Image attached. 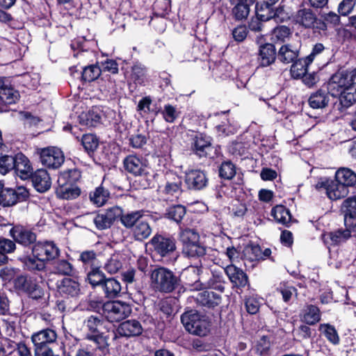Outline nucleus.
<instances>
[{"label":"nucleus","mask_w":356,"mask_h":356,"mask_svg":"<svg viewBox=\"0 0 356 356\" xmlns=\"http://www.w3.org/2000/svg\"><path fill=\"white\" fill-rule=\"evenodd\" d=\"M340 103L345 107H349L356 102V82L347 88L339 95Z\"/></svg>","instance_id":"a19ab883"},{"label":"nucleus","mask_w":356,"mask_h":356,"mask_svg":"<svg viewBox=\"0 0 356 356\" xmlns=\"http://www.w3.org/2000/svg\"><path fill=\"white\" fill-rule=\"evenodd\" d=\"M185 182L190 189L201 190L207 186L208 178L202 170H191L186 172Z\"/></svg>","instance_id":"2eb2a0df"},{"label":"nucleus","mask_w":356,"mask_h":356,"mask_svg":"<svg viewBox=\"0 0 356 356\" xmlns=\"http://www.w3.org/2000/svg\"><path fill=\"white\" fill-rule=\"evenodd\" d=\"M123 215L120 207H113L97 214L94 218L93 222L98 229H106L111 226L117 218H121Z\"/></svg>","instance_id":"9b49d317"},{"label":"nucleus","mask_w":356,"mask_h":356,"mask_svg":"<svg viewBox=\"0 0 356 356\" xmlns=\"http://www.w3.org/2000/svg\"><path fill=\"white\" fill-rule=\"evenodd\" d=\"M58 290L63 295L74 297L80 293V284L74 279L64 278L58 285Z\"/></svg>","instance_id":"c756f323"},{"label":"nucleus","mask_w":356,"mask_h":356,"mask_svg":"<svg viewBox=\"0 0 356 356\" xmlns=\"http://www.w3.org/2000/svg\"><path fill=\"white\" fill-rule=\"evenodd\" d=\"M117 331L120 336L134 337L142 334L143 327L140 323L136 320H128L122 323Z\"/></svg>","instance_id":"aec40b11"},{"label":"nucleus","mask_w":356,"mask_h":356,"mask_svg":"<svg viewBox=\"0 0 356 356\" xmlns=\"http://www.w3.org/2000/svg\"><path fill=\"white\" fill-rule=\"evenodd\" d=\"M275 58L276 51L273 44L266 43L260 47L258 59L261 66H269L275 62Z\"/></svg>","instance_id":"393cba45"},{"label":"nucleus","mask_w":356,"mask_h":356,"mask_svg":"<svg viewBox=\"0 0 356 356\" xmlns=\"http://www.w3.org/2000/svg\"><path fill=\"white\" fill-rule=\"evenodd\" d=\"M15 249V244L10 239L0 238V266L6 264L8 261L7 254L13 252Z\"/></svg>","instance_id":"c03bdc74"},{"label":"nucleus","mask_w":356,"mask_h":356,"mask_svg":"<svg viewBox=\"0 0 356 356\" xmlns=\"http://www.w3.org/2000/svg\"><path fill=\"white\" fill-rule=\"evenodd\" d=\"M122 268V263L117 257H112L105 264L104 268L110 274L116 273Z\"/></svg>","instance_id":"69168bd1"},{"label":"nucleus","mask_w":356,"mask_h":356,"mask_svg":"<svg viewBox=\"0 0 356 356\" xmlns=\"http://www.w3.org/2000/svg\"><path fill=\"white\" fill-rule=\"evenodd\" d=\"M202 271V268L199 266H190L183 270L182 276L187 280L188 284L192 285L195 284L196 288H197L202 285L200 283V274Z\"/></svg>","instance_id":"e433bc0d"},{"label":"nucleus","mask_w":356,"mask_h":356,"mask_svg":"<svg viewBox=\"0 0 356 356\" xmlns=\"http://www.w3.org/2000/svg\"><path fill=\"white\" fill-rule=\"evenodd\" d=\"M54 270L56 273L63 275H73L75 269L72 264L65 259L58 260L54 264Z\"/></svg>","instance_id":"09e8293b"},{"label":"nucleus","mask_w":356,"mask_h":356,"mask_svg":"<svg viewBox=\"0 0 356 356\" xmlns=\"http://www.w3.org/2000/svg\"><path fill=\"white\" fill-rule=\"evenodd\" d=\"M270 4L261 5L259 7H256V15L257 17L263 22L274 19L277 22L278 14L277 10L275 11L271 8Z\"/></svg>","instance_id":"58836bf2"},{"label":"nucleus","mask_w":356,"mask_h":356,"mask_svg":"<svg viewBox=\"0 0 356 356\" xmlns=\"http://www.w3.org/2000/svg\"><path fill=\"white\" fill-rule=\"evenodd\" d=\"M254 0H238V3L233 8L232 14L236 19L242 20L247 18L250 13V6Z\"/></svg>","instance_id":"4c0bfd02"},{"label":"nucleus","mask_w":356,"mask_h":356,"mask_svg":"<svg viewBox=\"0 0 356 356\" xmlns=\"http://www.w3.org/2000/svg\"><path fill=\"white\" fill-rule=\"evenodd\" d=\"M152 286L163 293L172 292L177 286L178 280L168 268L160 267L154 269L150 275Z\"/></svg>","instance_id":"39448f33"},{"label":"nucleus","mask_w":356,"mask_h":356,"mask_svg":"<svg viewBox=\"0 0 356 356\" xmlns=\"http://www.w3.org/2000/svg\"><path fill=\"white\" fill-rule=\"evenodd\" d=\"M31 341L36 346H52L58 344L57 341V334L51 329H44L35 332L31 336Z\"/></svg>","instance_id":"dca6fc26"},{"label":"nucleus","mask_w":356,"mask_h":356,"mask_svg":"<svg viewBox=\"0 0 356 356\" xmlns=\"http://www.w3.org/2000/svg\"><path fill=\"white\" fill-rule=\"evenodd\" d=\"M39 154L42 163L48 168H58L65 160L63 152L54 147L41 149Z\"/></svg>","instance_id":"1a4fd4ad"},{"label":"nucleus","mask_w":356,"mask_h":356,"mask_svg":"<svg viewBox=\"0 0 356 356\" xmlns=\"http://www.w3.org/2000/svg\"><path fill=\"white\" fill-rule=\"evenodd\" d=\"M197 299L202 305L209 307H216L221 302L220 295L212 291L199 293Z\"/></svg>","instance_id":"f704fd0d"},{"label":"nucleus","mask_w":356,"mask_h":356,"mask_svg":"<svg viewBox=\"0 0 356 356\" xmlns=\"http://www.w3.org/2000/svg\"><path fill=\"white\" fill-rule=\"evenodd\" d=\"M179 236L185 255L189 257H202L206 254V248L200 243V236L196 231L189 228L181 229Z\"/></svg>","instance_id":"20e7f679"},{"label":"nucleus","mask_w":356,"mask_h":356,"mask_svg":"<svg viewBox=\"0 0 356 356\" xmlns=\"http://www.w3.org/2000/svg\"><path fill=\"white\" fill-rule=\"evenodd\" d=\"M295 21L296 24L305 28H312L316 21V17L311 9L304 8L297 12Z\"/></svg>","instance_id":"bb28decb"},{"label":"nucleus","mask_w":356,"mask_h":356,"mask_svg":"<svg viewBox=\"0 0 356 356\" xmlns=\"http://www.w3.org/2000/svg\"><path fill=\"white\" fill-rule=\"evenodd\" d=\"M75 356H105L108 353V337L103 334H87Z\"/></svg>","instance_id":"7ed1b4c3"},{"label":"nucleus","mask_w":356,"mask_h":356,"mask_svg":"<svg viewBox=\"0 0 356 356\" xmlns=\"http://www.w3.org/2000/svg\"><path fill=\"white\" fill-rule=\"evenodd\" d=\"M2 349L3 356L11 355L15 352L17 356H32L30 349L24 343H17L10 339L5 340L4 343L0 346Z\"/></svg>","instance_id":"f3484780"},{"label":"nucleus","mask_w":356,"mask_h":356,"mask_svg":"<svg viewBox=\"0 0 356 356\" xmlns=\"http://www.w3.org/2000/svg\"><path fill=\"white\" fill-rule=\"evenodd\" d=\"M321 311L315 305H308L302 311L301 321L307 325H313L321 321Z\"/></svg>","instance_id":"cd10ccee"},{"label":"nucleus","mask_w":356,"mask_h":356,"mask_svg":"<svg viewBox=\"0 0 356 356\" xmlns=\"http://www.w3.org/2000/svg\"><path fill=\"white\" fill-rule=\"evenodd\" d=\"M186 214V209L181 205L170 207L167 209V217L177 222H180Z\"/></svg>","instance_id":"3c124183"},{"label":"nucleus","mask_w":356,"mask_h":356,"mask_svg":"<svg viewBox=\"0 0 356 356\" xmlns=\"http://www.w3.org/2000/svg\"><path fill=\"white\" fill-rule=\"evenodd\" d=\"M210 145V142L202 135L200 134L194 138L193 148L195 152L202 156V153Z\"/></svg>","instance_id":"0e129e2a"},{"label":"nucleus","mask_w":356,"mask_h":356,"mask_svg":"<svg viewBox=\"0 0 356 356\" xmlns=\"http://www.w3.org/2000/svg\"><path fill=\"white\" fill-rule=\"evenodd\" d=\"M31 179L34 188L40 193L46 192L51 186V178L45 170H36Z\"/></svg>","instance_id":"412c9836"},{"label":"nucleus","mask_w":356,"mask_h":356,"mask_svg":"<svg viewBox=\"0 0 356 356\" xmlns=\"http://www.w3.org/2000/svg\"><path fill=\"white\" fill-rule=\"evenodd\" d=\"M82 145L88 152H94L98 147V140L92 134L83 135L81 139Z\"/></svg>","instance_id":"680f3d73"},{"label":"nucleus","mask_w":356,"mask_h":356,"mask_svg":"<svg viewBox=\"0 0 356 356\" xmlns=\"http://www.w3.org/2000/svg\"><path fill=\"white\" fill-rule=\"evenodd\" d=\"M236 175V167L230 161L223 162L219 168V175L225 179H232Z\"/></svg>","instance_id":"5fc2aeb1"},{"label":"nucleus","mask_w":356,"mask_h":356,"mask_svg":"<svg viewBox=\"0 0 356 356\" xmlns=\"http://www.w3.org/2000/svg\"><path fill=\"white\" fill-rule=\"evenodd\" d=\"M19 98V92L3 79L0 78V100L6 104H12L16 103Z\"/></svg>","instance_id":"4be33fe9"},{"label":"nucleus","mask_w":356,"mask_h":356,"mask_svg":"<svg viewBox=\"0 0 356 356\" xmlns=\"http://www.w3.org/2000/svg\"><path fill=\"white\" fill-rule=\"evenodd\" d=\"M319 331L332 343L336 345L339 343V337L336 329L330 324H321Z\"/></svg>","instance_id":"de8ad7c7"},{"label":"nucleus","mask_w":356,"mask_h":356,"mask_svg":"<svg viewBox=\"0 0 356 356\" xmlns=\"http://www.w3.org/2000/svg\"><path fill=\"white\" fill-rule=\"evenodd\" d=\"M103 291L108 298L117 297L122 290L120 282L115 278H106L102 286Z\"/></svg>","instance_id":"473e14b6"},{"label":"nucleus","mask_w":356,"mask_h":356,"mask_svg":"<svg viewBox=\"0 0 356 356\" xmlns=\"http://www.w3.org/2000/svg\"><path fill=\"white\" fill-rule=\"evenodd\" d=\"M348 188L341 184L336 179H331L327 186V197L332 200H337L345 197L348 194Z\"/></svg>","instance_id":"c85d7f7f"},{"label":"nucleus","mask_w":356,"mask_h":356,"mask_svg":"<svg viewBox=\"0 0 356 356\" xmlns=\"http://www.w3.org/2000/svg\"><path fill=\"white\" fill-rule=\"evenodd\" d=\"M10 232L14 240L24 246H28L36 241L35 233L21 226L14 227Z\"/></svg>","instance_id":"a211bd4d"},{"label":"nucleus","mask_w":356,"mask_h":356,"mask_svg":"<svg viewBox=\"0 0 356 356\" xmlns=\"http://www.w3.org/2000/svg\"><path fill=\"white\" fill-rule=\"evenodd\" d=\"M271 213L275 220L283 225H287L291 220L289 211L282 205L275 207Z\"/></svg>","instance_id":"37998d69"},{"label":"nucleus","mask_w":356,"mask_h":356,"mask_svg":"<svg viewBox=\"0 0 356 356\" xmlns=\"http://www.w3.org/2000/svg\"><path fill=\"white\" fill-rule=\"evenodd\" d=\"M33 254L44 261L56 259L60 250L52 241L38 242L32 249Z\"/></svg>","instance_id":"9d476101"},{"label":"nucleus","mask_w":356,"mask_h":356,"mask_svg":"<svg viewBox=\"0 0 356 356\" xmlns=\"http://www.w3.org/2000/svg\"><path fill=\"white\" fill-rule=\"evenodd\" d=\"M129 304L122 301L107 302L103 306V315L109 322H119L131 313Z\"/></svg>","instance_id":"6e6552de"},{"label":"nucleus","mask_w":356,"mask_h":356,"mask_svg":"<svg viewBox=\"0 0 356 356\" xmlns=\"http://www.w3.org/2000/svg\"><path fill=\"white\" fill-rule=\"evenodd\" d=\"M225 272L230 282L237 287H244L248 282L247 275L239 268L234 265H228Z\"/></svg>","instance_id":"5701e85b"},{"label":"nucleus","mask_w":356,"mask_h":356,"mask_svg":"<svg viewBox=\"0 0 356 356\" xmlns=\"http://www.w3.org/2000/svg\"><path fill=\"white\" fill-rule=\"evenodd\" d=\"M296 289L293 286L280 284L277 288V292L281 294L282 300L285 302H289L293 296H296Z\"/></svg>","instance_id":"13d9d810"},{"label":"nucleus","mask_w":356,"mask_h":356,"mask_svg":"<svg viewBox=\"0 0 356 356\" xmlns=\"http://www.w3.org/2000/svg\"><path fill=\"white\" fill-rule=\"evenodd\" d=\"M14 169H15L19 177L24 179L29 177L31 174L32 168L28 158L22 154H17L14 156Z\"/></svg>","instance_id":"a878e982"},{"label":"nucleus","mask_w":356,"mask_h":356,"mask_svg":"<svg viewBox=\"0 0 356 356\" xmlns=\"http://www.w3.org/2000/svg\"><path fill=\"white\" fill-rule=\"evenodd\" d=\"M162 114L165 120L168 122H173L178 117V112L176 108L170 104L164 106Z\"/></svg>","instance_id":"774afa93"},{"label":"nucleus","mask_w":356,"mask_h":356,"mask_svg":"<svg viewBox=\"0 0 356 356\" xmlns=\"http://www.w3.org/2000/svg\"><path fill=\"white\" fill-rule=\"evenodd\" d=\"M15 289L26 294L32 299H40L44 296V291L39 284L37 277L29 275L18 276L14 282Z\"/></svg>","instance_id":"0eeeda50"},{"label":"nucleus","mask_w":356,"mask_h":356,"mask_svg":"<svg viewBox=\"0 0 356 356\" xmlns=\"http://www.w3.org/2000/svg\"><path fill=\"white\" fill-rule=\"evenodd\" d=\"M350 236V230L338 229L334 232L324 234L323 238L325 243L329 245H337L346 241Z\"/></svg>","instance_id":"2f4dec72"},{"label":"nucleus","mask_w":356,"mask_h":356,"mask_svg":"<svg viewBox=\"0 0 356 356\" xmlns=\"http://www.w3.org/2000/svg\"><path fill=\"white\" fill-rule=\"evenodd\" d=\"M102 321L100 318L95 316H90L84 321V326L90 333L87 334H103L104 333H99V328L102 325Z\"/></svg>","instance_id":"a18cd8bd"},{"label":"nucleus","mask_w":356,"mask_h":356,"mask_svg":"<svg viewBox=\"0 0 356 356\" xmlns=\"http://www.w3.org/2000/svg\"><path fill=\"white\" fill-rule=\"evenodd\" d=\"M121 223L127 229H132L133 237L142 241L152 234V229L147 220L143 219L140 211H131L121 216Z\"/></svg>","instance_id":"f257e3e1"},{"label":"nucleus","mask_w":356,"mask_h":356,"mask_svg":"<svg viewBox=\"0 0 356 356\" xmlns=\"http://www.w3.org/2000/svg\"><path fill=\"white\" fill-rule=\"evenodd\" d=\"M290 29L286 26H279L273 31V39L277 42H284L291 35Z\"/></svg>","instance_id":"4d7b16f0"},{"label":"nucleus","mask_w":356,"mask_h":356,"mask_svg":"<svg viewBox=\"0 0 356 356\" xmlns=\"http://www.w3.org/2000/svg\"><path fill=\"white\" fill-rule=\"evenodd\" d=\"M335 179L348 188L356 184V174L350 169L346 168H340L336 172Z\"/></svg>","instance_id":"c9c22d12"},{"label":"nucleus","mask_w":356,"mask_h":356,"mask_svg":"<svg viewBox=\"0 0 356 356\" xmlns=\"http://www.w3.org/2000/svg\"><path fill=\"white\" fill-rule=\"evenodd\" d=\"M154 250L161 257L169 255L176 249L175 241L170 238L155 235L150 241Z\"/></svg>","instance_id":"ddd939ff"},{"label":"nucleus","mask_w":356,"mask_h":356,"mask_svg":"<svg viewBox=\"0 0 356 356\" xmlns=\"http://www.w3.org/2000/svg\"><path fill=\"white\" fill-rule=\"evenodd\" d=\"M329 100L328 93L321 89L310 95L308 102L312 108L318 109L325 108Z\"/></svg>","instance_id":"72a5a7b5"},{"label":"nucleus","mask_w":356,"mask_h":356,"mask_svg":"<svg viewBox=\"0 0 356 356\" xmlns=\"http://www.w3.org/2000/svg\"><path fill=\"white\" fill-rule=\"evenodd\" d=\"M28 197V191L24 188H19L17 191L5 188L0 191V204L10 207L17 202L24 200Z\"/></svg>","instance_id":"f8f14e48"},{"label":"nucleus","mask_w":356,"mask_h":356,"mask_svg":"<svg viewBox=\"0 0 356 356\" xmlns=\"http://www.w3.org/2000/svg\"><path fill=\"white\" fill-rule=\"evenodd\" d=\"M24 267L29 270H42L45 267V264L40 258L33 257H25L22 259Z\"/></svg>","instance_id":"49530a36"},{"label":"nucleus","mask_w":356,"mask_h":356,"mask_svg":"<svg viewBox=\"0 0 356 356\" xmlns=\"http://www.w3.org/2000/svg\"><path fill=\"white\" fill-rule=\"evenodd\" d=\"M80 122L86 126L94 127L99 122L101 117L94 110L89 111L87 113H82L79 117Z\"/></svg>","instance_id":"6e6d98bb"},{"label":"nucleus","mask_w":356,"mask_h":356,"mask_svg":"<svg viewBox=\"0 0 356 356\" xmlns=\"http://www.w3.org/2000/svg\"><path fill=\"white\" fill-rule=\"evenodd\" d=\"M15 160L14 156L3 155L0 156V173L6 175L11 170L14 169Z\"/></svg>","instance_id":"bf43d9fd"},{"label":"nucleus","mask_w":356,"mask_h":356,"mask_svg":"<svg viewBox=\"0 0 356 356\" xmlns=\"http://www.w3.org/2000/svg\"><path fill=\"white\" fill-rule=\"evenodd\" d=\"M300 46L299 40L282 45L278 51V59L282 63L286 64L295 62L299 56Z\"/></svg>","instance_id":"4468645a"},{"label":"nucleus","mask_w":356,"mask_h":356,"mask_svg":"<svg viewBox=\"0 0 356 356\" xmlns=\"http://www.w3.org/2000/svg\"><path fill=\"white\" fill-rule=\"evenodd\" d=\"M356 68L339 70L334 73L327 83V90L332 96H338L355 82Z\"/></svg>","instance_id":"423d86ee"},{"label":"nucleus","mask_w":356,"mask_h":356,"mask_svg":"<svg viewBox=\"0 0 356 356\" xmlns=\"http://www.w3.org/2000/svg\"><path fill=\"white\" fill-rule=\"evenodd\" d=\"M125 170L135 176H140L145 173V165L143 161L136 156L129 155L124 160Z\"/></svg>","instance_id":"b1692460"},{"label":"nucleus","mask_w":356,"mask_h":356,"mask_svg":"<svg viewBox=\"0 0 356 356\" xmlns=\"http://www.w3.org/2000/svg\"><path fill=\"white\" fill-rule=\"evenodd\" d=\"M110 196L108 190L99 186L89 194L90 200L97 207H102L106 204Z\"/></svg>","instance_id":"ea45409f"},{"label":"nucleus","mask_w":356,"mask_h":356,"mask_svg":"<svg viewBox=\"0 0 356 356\" xmlns=\"http://www.w3.org/2000/svg\"><path fill=\"white\" fill-rule=\"evenodd\" d=\"M58 344L51 346H34L35 356H56L55 350L58 349Z\"/></svg>","instance_id":"052dcab7"},{"label":"nucleus","mask_w":356,"mask_h":356,"mask_svg":"<svg viewBox=\"0 0 356 356\" xmlns=\"http://www.w3.org/2000/svg\"><path fill=\"white\" fill-rule=\"evenodd\" d=\"M81 172L77 169H70L60 173L58 177V184H73L81 178Z\"/></svg>","instance_id":"79ce46f5"},{"label":"nucleus","mask_w":356,"mask_h":356,"mask_svg":"<svg viewBox=\"0 0 356 356\" xmlns=\"http://www.w3.org/2000/svg\"><path fill=\"white\" fill-rule=\"evenodd\" d=\"M56 193L59 198L72 200L80 195L81 191L77 186L71 184H58Z\"/></svg>","instance_id":"7c9ffc66"},{"label":"nucleus","mask_w":356,"mask_h":356,"mask_svg":"<svg viewBox=\"0 0 356 356\" xmlns=\"http://www.w3.org/2000/svg\"><path fill=\"white\" fill-rule=\"evenodd\" d=\"M344 214L356 215V197H350L345 200L341 205Z\"/></svg>","instance_id":"338daca9"},{"label":"nucleus","mask_w":356,"mask_h":356,"mask_svg":"<svg viewBox=\"0 0 356 356\" xmlns=\"http://www.w3.org/2000/svg\"><path fill=\"white\" fill-rule=\"evenodd\" d=\"M181 321L186 331L191 334L203 337L211 331V323L209 318L196 311L184 313Z\"/></svg>","instance_id":"f03ea898"},{"label":"nucleus","mask_w":356,"mask_h":356,"mask_svg":"<svg viewBox=\"0 0 356 356\" xmlns=\"http://www.w3.org/2000/svg\"><path fill=\"white\" fill-rule=\"evenodd\" d=\"M102 70L97 65H91L85 67L82 72V79L85 81L91 82L96 80L101 74Z\"/></svg>","instance_id":"8fccbe9b"},{"label":"nucleus","mask_w":356,"mask_h":356,"mask_svg":"<svg viewBox=\"0 0 356 356\" xmlns=\"http://www.w3.org/2000/svg\"><path fill=\"white\" fill-rule=\"evenodd\" d=\"M310 63H307L305 60L304 62L302 60H296L293 63L291 67V74L294 79L301 78L307 71V65Z\"/></svg>","instance_id":"864d4df0"},{"label":"nucleus","mask_w":356,"mask_h":356,"mask_svg":"<svg viewBox=\"0 0 356 356\" xmlns=\"http://www.w3.org/2000/svg\"><path fill=\"white\" fill-rule=\"evenodd\" d=\"M166 183L161 192L165 195L177 197L181 193V179L179 176L170 173L166 176Z\"/></svg>","instance_id":"6ab92c4d"},{"label":"nucleus","mask_w":356,"mask_h":356,"mask_svg":"<svg viewBox=\"0 0 356 356\" xmlns=\"http://www.w3.org/2000/svg\"><path fill=\"white\" fill-rule=\"evenodd\" d=\"M106 276L98 268H94L88 274V280L92 286L103 285Z\"/></svg>","instance_id":"603ef678"},{"label":"nucleus","mask_w":356,"mask_h":356,"mask_svg":"<svg viewBox=\"0 0 356 356\" xmlns=\"http://www.w3.org/2000/svg\"><path fill=\"white\" fill-rule=\"evenodd\" d=\"M79 260L84 265L95 266L98 264L97 254L93 250H86L82 252L79 256Z\"/></svg>","instance_id":"e2e57ef3"}]
</instances>
